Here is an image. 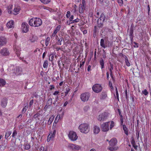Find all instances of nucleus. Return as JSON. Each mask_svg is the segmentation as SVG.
<instances>
[{
  "instance_id": "423d86ee",
  "label": "nucleus",
  "mask_w": 151,
  "mask_h": 151,
  "mask_svg": "<svg viewBox=\"0 0 151 151\" xmlns=\"http://www.w3.org/2000/svg\"><path fill=\"white\" fill-rule=\"evenodd\" d=\"M93 91L96 93H99L101 92L103 89L101 85L99 84H95L92 87Z\"/></svg>"
},
{
  "instance_id": "338daca9",
  "label": "nucleus",
  "mask_w": 151,
  "mask_h": 151,
  "mask_svg": "<svg viewBox=\"0 0 151 151\" xmlns=\"http://www.w3.org/2000/svg\"><path fill=\"white\" fill-rule=\"evenodd\" d=\"M53 133L50 132V133L52 135H53L54 137L55 136V134L56 133V131L55 129H53Z\"/></svg>"
},
{
  "instance_id": "f3484780",
  "label": "nucleus",
  "mask_w": 151,
  "mask_h": 151,
  "mask_svg": "<svg viewBox=\"0 0 151 151\" xmlns=\"http://www.w3.org/2000/svg\"><path fill=\"white\" fill-rule=\"evenodd\" d=\"M7 99L6 98H3L1 101V105L3 108H5L7 104Z\"/></svg>"
},
{
  "instance_id": "ddd939ff",
  "label": "nucleus",
  "mask_w": 151,
  "mask_h": 151,
  "mask_svg": "<svg viewBox=\"0 0 151 151\" xmlns=\"http://www.w3.org/2000/svg\"><path fill=\"white\" fill-rule=\"evenodd\" d=\"M33 27H38L41 26L42 24V19L36 17L35 22L34 23Z\"/></svg>"
},
{
  "instance_id": "1a4fd4ad",
  "label": "nucleus",
  "mask_w": 151,
  "mask_h": 151,
  "mask_svg": "<svg viewBox=\"0 0 151 151\" xmlns=\"http://www.w3.org/2000/svg\"><path fill=\"white\" fill-rule=\"evenodd\" d=\"M110 122L103 123L101 126V130L103 132H106L109 130Z\"/></svg>"
},
{
  "instance_id": "bf43d9fd",
  "label": "nucleus",
  "mask_w": 151,
  "mask_h": 151,
  "mask_svg": "<svg viewBox=\"0 0 151 151\" xmlns=\"http://www.w3.org/2000/svg\"><path fill=\"white\" fill-rule=\"evenodd\" d=\"M70 11H68L67 12V14L66 15V17L67 18H68L70 17Z\"/></svg>"
},
{
  "instance_id": "c85d7f7f",
  "label": "nucleus",
  "mask_w": 151,
  "mask_h": 151,
  "mask_svg": "<svg viewBox=\"0 0 151 151\" xmlns=\"http://www.w3.org/2000/svg\"><path fill=\"white\" fill-rule=\"evenodd\" d=\"M40 9H45L48 10L50 12H51L52 10V9L51 8H50L46 6H41Z\"/></svg>"
},
{
  "instance_id": "a211bd4d",
  "label": "nucleus",
  "mask_w": 151,
  "mask_h": 151,
  "mask_svg": "<svg viewBox=\"0 0 151 151\" xmlns=\"http://www.w3.org/2000/svg\"><path fill=\"white\" fill-rule=\"evenodd\" d=\"M14 22L13 20H11L6 24V26L8 28H12L14 27Z\"/></svg>"
},
{
  "instance_id": "c756f323",
  "label": "nucleus",
  "mask_w": 151,
  "mask_h": 151,
  "mask_svg": "<svg viewBox=\"0 0 151 151\" xmlns=\"http://www.w3.org/2000/svg\"><path fill=\"white\" fill-rule=\"evenodd\" d=\"M55 117L53 115L50 117L48 121V122L47 123V124L49 125H50L52 122L53 120L54 119Z\"/></svg>"
},
{
  "instance_id": "58836bf2",
  "label": "nucleus",
  "mask_w": 151,
  "mask_h": 151,
  "mask_svg": "<svg viewBox=\"0 0 151 151\" xmlns=\"http://www.w3.org/2000/svg\"><path fill=\"white\" fill-rule=\"evenodd\" d=\"M70 89L69 88L68 86L67 87H66L65 89V95L66 96L68 95V93L70 91Z\"/></svg>"
},
{
  "instance_id": "473e14b6",
  "label": "nucleus",
  "mask_w": 151,
  "mask_h": 151,
  "mask_svg": "<svg viewBox=\"0 0 151 151\" xmlns=\"http://www.w3.org/2000/svg\"><path fill=\"white\" fill-rule=\"evenodd\" d=\"M61 27V26L60 25H58L54 29L53 32L57 34V33L60 30Z\"/></svg>"
},
{
  "instance_id": "13d9d810",
  "label": "nucleus",
  "mask_w": 151,
  "mask_h": 151,
  "mask_svg": "<svg viewBox=\"0 0 151 151\" xmlns=\"http://www.w3.org/2000/svg\"><path fill=\"white\" fill-rule=\"evenodd\" d=\"M85 61H83L82 62H80V68H81L82 69L83 66L84 65L85 63Z\"/></svg>"
},
{
  "instance_id": "4be33fe9",
  "label": "nucleus",
  "mask_w": 151,
  "mask_h": 151,
  "mask_svg": "<svg viewBox=\"0 0 151 151\" xmlns=\"http://www.w3.org/2000/svg\"><path fill=\"white\" fill-rule=\"evenodd\" d=\"M118 112L119 114V115L120 117V125H123V123L124 122V117L122 116V113L121 112L120 110L119 109H118Z\"/></svg>"
},
{
  "instance_id": "7ed1b4c3",
  "label": "nucleus",
  "mask_w": 151,
  "mask_h": 151,
  "mask_svg": "<svg viewBox=\"0 0 151 151\" xmlns=\"http://www.w3.org/2000/svg\"><path fill=\"white\" fill-rule=\"evenodd\" d=\"M117 143V139L115 138L111 139L109 141V143L110 146L108 147V149L110 151H114L117 150V147H115Z\"/></svg>"
},
{
  "instance_id": "5701e85b",
  "label": "nucleus",
  "mask_w": 151,
  "mask_h": 151,
  "mask_svg": "<svg viewBox=\"0 0 151 151\" xmlns=\"http://www.w3.org/2000/svg\"><path fill=\"white\" fill-rule=\"evenodd\" d=\"M122 57L124 58L125 62L126 65L128 67L130 66V64L129 61L126 55L123 54H122Z\"/></svg>"
},
{
  "instance_id": "ea45409f",
  "label": "nucleus",
  "mask_w": 151,
  "mask_h": 151,
  "mask_svg": "<svg viewBox=\"0 0 151 151\" xmlns=\"http://www.w3.org/2000/svg\"><path fill=\"white\" fill-rule=\"evenodd\" d=\"M48 65V61L47 60H45L44 61L43 67L44 68H47Z\"/></svg>"
},
{
  "instance_id": "f704fd0d",
  "label": "nucleus",
  "mask_w": 151,
  "mask_h": 151,
  "mask_svg": "<svg viewBox=\"0 0 151 151\" xmlns=\"http://www.w3.org/2000/svg\"><path fill=\"white\" fill-rule=\"evenodd\" d=\"M129 36L130 39L131 40L133 39V29H131L129 34Z\"/></svg>"
},
{
  "instance_id": "20e7f679",
  "label": "nucleus",
  "mask_w": 151,
  "mask_h": 151,
  "mask_svg": "<svg viewBox=\"0 0 151 151\" xmlns=\"http://www.w3.org/2000/svg\"><path fill=\"white\" fill-rule=\"evenodd\" d=\"M100 46L103 48L105 49L107 47H112V43L109 41H105L104 39H101L100 40Z\"/></svg>"
},
{
  "instance_id": "6e6d98bb",
  "label": "nucleus",
  "mask_w": 151,
  "mask_h": 151,
  "mask_svg": "<svg viewBox=\"0 0 151 151\" xmlns=\"http://www.w3.org/2000/svg\"><path fill=\"white\" fill-rule=\"evenodd\" d=\"M95 14V16L96 17L99 18L100 15V13L99 11H97Z\"/></svg>"
},
{
  "instance_id": "37998d69",
  "label": "nucleus",
  "mask_w": 151,
  "mask_h": 151,
  "mask_svg": "<svg viewBox=\"0 0 151 151\" xmlns=\"http://www.w3.org/2000/svg\"><path fill=\"white\" fill-rule=\"evenodd\" d=\"M12 132L11 131L7 132L5 134V139H7L11 134Z\"/></svg>"
},
{
  "instance_id": "e433bc0d",
  "label": "nucleus",
  "mask_w": 151,
  "mask_h": 151,
  "mask_svg": "<svg viewBox=\"0 0 151 151\" xmlns=\"http://www.w3.org/2000/svg\"><path fill=\"white\" fill-rule=\"evenodd\" d=\"M41 2L44 4H48L51 2V0H40Z\"/></svg>"
},
{
  "instance_id": "2eb2a0df",
  "label": "nucleus",
  "mask_w": 151,
  "mask_h": 151,
  "mask_svg": "<svg viewBox=\"0 0 151 151\" xmlns=\"http://www.w3.org/2000/svg\"><path fill=\"white\" fill-rule=\"evenodd\" d=\"M7 42L6 38L4 37H0V46H2L5 45Z\"/></svg>"
},
{
  "instance_id": "5fc2aeb1",
  "label": "nucleus",
  "mask_w": 151,
  "mask_h": 151,
  "mask_svg": "<svg viewBox=\"0 0 151 151\" xmlns=\"http://www.w3.org/2000/svg\"><path fill=\"white\" fill-rule=\"evenodd\" d=\"M142 93L145 96H147L148 94V92L147 91L146 89H145L144 90L142 91Z\"/></svg>"
},
{
  "instance_id": "2f4dec72",
  "label": "nucleus",
  "mask_w": 151,
  "mask_h": 151,
  "mask_svg": "<svg viewBox=\"0 0 151 151\" xmlns=\"http://www.w3.org/2000/svg\"><path fill=\"white\" fill-rule=\"evenodd\" d=\"M20 10V8L19 7L15 8L14 9V14L17 15L19 13Z\"/></svg>"
},
{
  "instance_id": "6ab92c4d",
  "label": "nucleus",
  "mask_w": 151,
  "mask_h": 151,
  "mask_svg": "<svg viewBox=\"0 0 151 151\" xmlns=\"http://www.w3.org/2000/svg\"><path fill=\"white\" fill-rule=\"evenodd\" d=\"M107 97L106 92H102L99 96L100 99H105Z\"/></svg>"
},
{
  "instance_id": "864d4df0",
  "label": "nucleus",
  "mask_w": 151,
  "mask_h": 151,
  "mask_svg": "<svg viewBox=\"0 0 151 151\" xmlns=\"http://www.w3.org/2000/svg\"><path fill=\"white\" fill-rule=\"evenodd\" d=\"M79 13H82L83 12V8L82 6H80L79 8Z\"/></svg>"
},
{
  "instance_id": "09e8293b",
  "label": "nucleus",
  "mask_w": 151,
  "mask_h": 151,
  "mask_svg": "<svg viewBox=\"0 0 151 151\" xmlns=\"http://www.w3.org/2000/svg\"><path fill=\"white\" fill-rule=\"evenodd\" d=\"M117 2L119 4V5L120 6H123V0H117Z\"/></svg>"
},
{
  "instance_id": "a878e982",
  "label": "nucleus",
  "mask_w": 151,
  "mask_h": 151,
  "mask_svg": "<svg viewBox=\"0 0 151 151\" xmlns=\"http://www.w3.org/2000/svg\"><path fill=\"white\" fill-rule=\"evenodd\" d=\"M122 125V127L123 130L125 134L127 135H128V132L127 128L125 125Z\"/></svg>"
},
{
  "instance_id": "6e6552de",
  "label": "nucleus",
  "mask_w": 151,
  "mask_h": 151,
  "mask_svg": "<svg viewBox=\"0 0 151 151\" xmlns=\"http://www.w3.org/2000/svg\"><path fill=\"white\" fill-rule=\"evenodd\" d=\"M90 96V94L88 92H86L82 93L80 95L81 100L84 102L88 101Z\"/></svg>"
},
{
  "instance_id": "79ce46f5",
  "label": "nucleus",
  "mask_w": 151,
  "mask_h": 151,
  "mask_svg": "<svg viewBox=\"0 0 151 151\" xmlns=\"http://www.w3.org/2000/svg\"><path fill=\"white\" fill-rule=\"evenodd\" d=\"M54 137L53 135H52L50 133L47 137V142H49L50 140L51 139Z\"/></svg>"
},
{
  "instance_id": "f8f14e48",
  "label": "nucleus",
  "mask_w": 151,
  "mask_h": 151,
  "mask_svg": "<svg viewBox=\"0 0 151 151\" xmlns=\"http://www.w3.org/2000/svg\"><path fill=\"white\" fill-rule=\"evenodd\" d=\"M63 40V37H59V39L56 40L55 42V40H53L52 43L54 44L53 45V47H54V46L56 45H62V42Z\"/></svg>"
},
{
  "instance_id": "a18cd8bd",
  "label": "nucleus",
  "mask_w": 151,
  "mask_h": 151,
  "mask_svg": "<svg viewBox=\"0 0 151 151\" xmlns=\"http://www.w3.org/2000/svg\"><path fill=\"white\" fill-rule=\"evenodd\" d=\"M113 65L111 63L110 68H109V69L110 71V74H111V73H113L112 70L113 69Z\"/></svg>"
},
{
  "instance_id": "3c124183",
  "label": "nucleus",
  "mask_w": 151,
  "mask_h": 151,
  "mask_svg": "<svg viewBox=\"0 0 151 151\" xmlns=\"http://www.w3.org/2000/svg\"><path fill=\"white\" fill-rule=\"evenodd\" d=\"M54 58V55L52 54H51L49 55V60L52 62Z\"/></svg>"
},
{
  "instance_id": "de8ad7c7",
  "label": "nucleus",
  "mask_w": 151,
  "mask_h": 151,
  "mask_svg": "<svg viewBox=\"0 0 151 151\" xmlns=\"http://www.w3.org/2000/svg\"><path fill=\"white\" fill-rule=\"evenodd\" d=\"M90 109V107L88 105L86 106L83 107V110L84 111L86 112Z\"/></svg>"
},
{
  "instance_id": "774afa93",
  "label": "nucleus",
  "mask_w": 151,
  "mask_h": 151,
  "mask_svg": "<svg viewBox=\"0 0 151 151\" xmlns=\"http://www.w3.org/2000/svg\"><path fill=\"white\" fill-rule=\"evenodd\" d=\"M109 87H110L111 89H113V87L112 86V83L111 81H109Z\"/></svg>"
},
{
  "instance_id": "0e129e2a",
  "label": "nucleus",
  "mask_w": 151,
  "mask_h": 151,
  "mask_svg": "<svg viewBox=\"0 0 151 151\" xmlns=\"http://www.w3.org/2000/svg\"><path fill=\"white\" fill-rule=\"evenodd\" d=\"M80 19L78 18H77L76 19H75L73 20V22H74V23H77L79 22Z\"/></svg>"
},
{
  "instance_id": "393cba45",
  "label": "nucleus",
  "mask_w": 151,
  "mask_h": 151,
  "mask_svg": "<svg viewBox=\"0 0 151 151\" xmlns=\"http://www.w3.org/2000/svg\"><path fill=\"white\" fill-rule=\"evenodd\" d=\"M100 131L99 127L97 126H95L94 127L93 132L95 134H98Z\"/></svg>"
},
{
  "instance_id": "b1692460",
  "label": "nucleus",
  "mask_w": 151,
  "mask_h": 151,
  "mask_svg": "<svg viewBox=\"0 0 151 151\" xmlns=\"http://www.w3.org/2000/svg\"><path fill=\"white\" fill-rule=\"evenodd\" d=\"M53 47L56 50V51H59V50L63 51V50H65V47L64 46H62V47H58L56 46H54V47Z\"/></svg>"
},
{
  "instance_id": "603ef678",
  "label": "nucleus",
  "mask_w": 151,
  "mask_h": 151,
  "mask_svg": "<svg viewBox=\"0 0 151 151\" xmlns=\"http://www.w3.org/2000/svg\"><path fill=\"white\" fill-rule=\"evenodd\" d=\"M28 108V106H26L22 109V112L23 113H24L26 111L27 109Z\"/></svg>"
},
{
  "instance_id": "680f3d73",
  "label": "nucleus",
  "mask_w": 151,
  "mask_h": 151,
  "mask_svg": "<svg viewBox=\"0 0 151 151\" xmlns=\"http://www.w3.org/2000/svg\"><path fill=\"white\" fill-rule=\"evenodd\" d=\"M103 57L104 58H106V52H105V50H103Z\"/></svg>"
},
{
  "instance_id": "8fccbe9b",
  "label": "nucleus",
  "mask_w": 151,
  "mask_h": 151,
  "mask_svg": "<svg viewBox=\"0 0 151 151\" xmlns=\"http://www.w3.org/2000/svg\"><path fill=\"white\" fill-rule=\"evenodd\" d=\"M114 126V121H111L110 124V129L111 130Z\"/></svg>"
},
{
  "instance_id": "f03ea898",
  "label": "nucleus",
  "mask_w": 151,
  "mask_h": 151,
  "mask_svg": "<svg viewBox=\"0 0 151 151\" xmlns=\"http://www.w3.org/2000/svg\"><path fill=\"white\" fill-rule=\"evenodd\" d=\"M80 131L84 133H88L89 131V125L87 124L83 123L81 124L78 127Z\"/></svg>"
},
{
  "instance_id": "39448f33",
  "label": "nucleus",
  "mask_w": 151,
  "mask_h": 151,
  "mask_svg": "<svg viewBox=\"0 0 151 151\" xmlns=\"http://www.w3.org/2000/svg\"><path fill=\"white\" fill-rule=\"evenodd\" d=\"M109 116V114L108 112H104L99 115L98 120L100 121H104L108 118Z\"/></svg>"
},
{
  "instance_id": "f257e3e1",
  "label": "nucleus",
  "mask_w": 151,
  "mask_h": 151,
  "mask_svg": "<svg viewBox=\"0 0 151 151\" xmlns=\"http://www.w3.org/2000/svg\"><path fill=\"white\" fill-rule=\"evenodd\" d=\"M107 20L106 18V16L105 14L103 13H101L100 16V17L98 19L97 21L98 26L99 28H101L104 25V22H106Z\"/></svg>"
},
{
  "instance_id": "69168bd1",
  "label": "nucleus",
  "mask_w": 151,
  "mask_h": 151,
  "mask_svg": "<svg viewBox=\"0 0 151 151\" xmlns=\"http://www.w3.org/2000/svg\"><path fill=\"white\" fill-rule=\"evenodd\" d=\"M60 92L59 91H55L53 93V95L55 96H58V95H59Z\"/></svg>"
},
{
  "instance_id": "bb28decb",
  "label": "nucleus",
  "mask_w": 151,
  "mask_h": 151,
  "mask_svg": "<svg viewBox=\"0 0 151 151\" xmlns=\"http://www.w3.org/2000/svg\"><path fill=\"white\" fill-rule=\"evenodd\" d=\"M99 63L100 65H101V68L102 69H104V61L103 59L101 58V60H100L99 61Z\"/></svg>"
},
{
  "instance_id": "9d476101",
  "label": "nucleus",
  "mask_w": 151,
  "mask_h": 151,
  "mask_svg": "<svg viewBox=\"0 0 151 151\" xmlns=\"http://www.w3.org/2000/svg\"><path fill=\"white\" fill-rule=\"evenodd\" d=\"M68 147L70 149L72 150H78L81 148L79 146L72 143L69 144Z\"/></svg>"
},
{
  "instance_id": "4d7b16f0",
  "label": "nucleus",
  "mask_w": 151,
  "mask_h": 151,
  "mask_svg": "<svg viewBox=\"0 0 151 151\" xmlns=\"http://www.w3.org/2000/svg\"><path fill=\"white\" fill-rule=\"evenodd\" d=\"M17 132L16 130H14L13 132L12 137H15L17 135Z\"/></svg>"
},
{
  "instance_id": "aec40b11",
  "label": "nucleus",
  "mask_w": 151,
  "mask_h": 151,
  "mask_svg": "<svg viewBox=\"0 0 151 151\" xmlns=\"http://www.w3.org/2000/svg\"><path fill=\"white\" fill-rule=\"evenodd\" d=\"M37 17H33L30 19L29 21L28 24L31 26L33 27L34 23L35 22Z\"/></svg>"
},
{
  "instance_id": "7c9ffc66",
  "label": "nucleus",
  "mask_w": 151,
  "mask_h": 151,
  "mask_svg": "<svg viewBox=\"0 0 151 151\" xmlns=\"http://www.w3.org/2000/svg\"><path fill=\"white\" fill-rule=\"evenodd\" d=\"M6 82L5 80L2 79H0V86H3L5 85Z\"/></svg>"
},
{
  "instance_id": "412c9836",
  "label": "nucleus",
  "mask_w": 151,
  "mask_h": 151,
  "mask_svg": "<svg viewBox=\"0 0 151 151\" xmlns=\"http://www.w3.org/2000/svg\"><path fill=\"white\" fill-rule=\"evenodd\" d=\"M41 116H42V115L40 113H37L34 115L33 117L35 119L36 121H37L38 120H40Z\"/></svg>"
},
{
  "instance_id": "4c0bfd02",
  "label": "nucleus",
  "mask_w": 151,
  "mask_h": 151,
  "mask_svg": "<svg viewBox=\"0 0 151 151\" xmlns=\"http://www.w3.org/2000/svg\"><path fill=\"white\" fill-rule=\"evenodd\" d=\"M52 100L51 98H49L47 101V104L48 106H50L52 103Z\"/></svg>"
},
{
  "instance_id": "e2e57ef3",
  "label": "nucleus",
  "mask_w": 151,
  "mask_h": 151,
  "mask_svg": "<svg viewBox=\"0 0 151 151\" xmlns=\"http://www.w3.org/2000/svg\"><path fill=\"white\" fill-rule=\"evenodd\" d=\"M84 28L83 27H81V29L82 31H83V34L84 35L86 34L87 33V30H83Z\"/></svg>"
},
{
  "instance_id": "c9c22d12",
  "label": "nucleus",
  "mask_w": 151,
  "mask_h": 151,
  "mask_svg": "<svg viewBox=\"0 0 151 151\" xmlns=\"http://www.w3.org/2000/svg\"><path fill=\"white\" fill-rule=\"evenodd\" d=\"M50 39L49 37H47L45 39V45L47 46L50 41Z\"/></svg>"
},
{
  "instance_id": "72a5a7b5",
  "label": "nucleus",
  "mask_w": 151,
  "mask_h": 151,
  "mask_svg": "<svg viewBox=\"0 0 151 151\" xmlns=\"http://www.w3.org/2000/svg\"><path fill=\"white\" fill-rule=\"evenodd\" d=\"M24 149L26 150H28L30 148V145L27 143H25L24 145Z\"/></svg>"
},
{
  "instance_id": "0eeeda50",
  "label": "nucleus",
  "mask_w": 151,
  "mask_h": 151,
  "mask_svg": "<svg viewBox=\"0 0 151 151\" xmlns=\"http://www.w3.org/2000/svg\"><path fill=\"white\" fill-rule=\"evenodd\" d=\"M68 136L69 139L72 141H76L78 138L76 132L73 131H70Z\"/></svg>"
},
{
  "instance_id": "49530a36",
  "label": "nucleus",
  "mask_w": 151,
  "mask_h": 151,
  "mask_svg": "<svg viewBox=\"0 0 151 151\" xmlns=\"http://www.w3.org/2000/svg\"><path fill=\"white\" fill-rule=\"evenodd\" d=\"M60 118V114H58L54 120L55 121L58 122L59 119Z\"/></svg>"
},
{
  "instance_id": "cd10ccee",
  "label": "nucleus",
  "mask_w": 151,
  "mask_h": 151,
  "mask_svg": "<svg viewBox=\"0 0 151 151\" xmlns=\"http://www.w3.org/2000/svg\"><path fill=\"white\" fill-rule=\"evenodd\" d=\"M63 45H65V47H67V44H70L71 42L69 39H65V40H63Z\"/></svg>"
},
{
  "instance_id": "dca6fc26",
  "label": "nucleus",
  "mask_w": 151,
  "mask_h": 151,
  "mask_svg": "<svg viewBox=\"0 0 151 151\" xmlns=\"http://www.w3.org/2000/svg\"><path fill=\"white\" fill-rule=\"evenodd\" d=\"M20 48L18 46H15L14 47V51L15 52L16 54L17 55V57H19L20 56Z\"/></svg>"
},
{
  "instance_id": "9b49d317",
  "label": "nucleus",
  "mask_w": 151,
  "mask_h": 151,
  "mask_svg": "<svg viewBox=\"0 0 151 151\" xmlns=\"http://www.w3.org/2000/svg\"><path fill=\"white\" fill-rule=\"evenodd\" d=\"M22 32L26 33L29 31V26L27 23L24 22L22 23Z\"/></svg>"
},
{
  "instance_id": "a19ab883",
  "label": "nucleus",
  "mask_w": 151,
  "mask_h": 151,
  "mask_svg": "<svg viewBox=\"0 0 151 151\" xmlns=\"http://www.w3.org/2000/svg\"><path fill=\"white\" fill-rule=\"evenodd\" d=\"M22 71L21 68H20L19 67H17L16 68V72L17 75H19L21 73Z\"/></svg>"
},
{
  "instance_id": "c03bdc74",
  "label": "nucleus",
  "mask_w": 151,
  "mask_h": 151,
  "mask_svg": "<svg viewBox=\"0 0 151 151\" xmlns=\"http://www.w3.org/2000/svg\"><path fill=\"white\" fill-rule=\"evenodd\" d=\"M37 40V38L36 36H33L30 39L31 41L33 42L36 41Z\"/></svg>"
},
{
  "instance_id": "4468645a",
  "label": "nucleus",
  "mask_w": 151,
  "mask_h": 151,
  "mask_svg": "<svg viewBox=\"0 0 151 151\" xmlns=\"http://www.w3.org/2000/svg\"><path fill=\"white\" fill-rule=\"evenodd\" d=\"M0 53L3 56H7L9 54V50L6 48H3L0 50Z\"/></svg>"
},
{
  "instance_id": "052dcab7",
  "label": "nucleus",
  "mask_w": 151,
  "mask_h": 151,
  "mask_svg": "<svg viewBox=\"0 0 151 151\" xmlns=\"http://www.w3.org/2000/svg\"><path fill=\"white\" fill-rule=\"evenodd\" d=\"M58 122H57L55 121H54V122L53 123V125H52V129H55L56 124Z\"/></svg>"
}]
</instances>
